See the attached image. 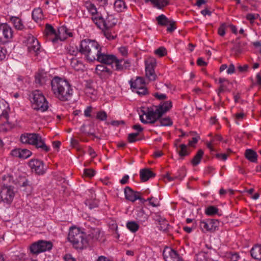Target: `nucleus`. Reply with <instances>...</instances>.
I'll return each mask as SVG.
<instances>
[{
	"instance_id": "obj_31",
	"label": "nucleus",
	"mask_w": 261,
	"mask_h": 261,
	"mask_svg": "<svg viewBox=\"0 0 261 261\" xmlns=\"http://www.w3.org/2000/svg\"><path fill=\"white\" fill-rule=\"evenodd\" d=\"M179 156L183 158L185 156H187L190 154V150L188 145L182 144L179 145L178 148H176Z\"/></svg>"
},
{
	"instance_id": "obj_63",
	"label": "nucleus",
	"mask_w": 261,
	"mask_h": 261,
	"mask_svg": "<svg viewBox=\"0 0 261 261\" xmlns=\"http://www.w3.org/2000/svg\"><path fill=\"white\" fill-rule=\"evenodd\" d=\"M256 85L261 86V75L259 73H258L256 75Z\"/></svg>"
},
{
	"instance_id": "obj_39",
	"label": "nucleus",
	"mask_w": 261,
	"mask_h": 261,
	"mask_svg": "<svg viewBox=\"0 0 261 261\" xmlns=\"http://www.w3.org/2000/svg\"><path fill=\"white\" fill-rule=\"evenodd\" d=\"M218 208L213 205L208 206L205 208L204 212L207 216H214L218 213Z\"/></svg>"
},
{
	"instance_id": "obj_57",
	"label": "nucleus",
	"mask_w": 261,
	"mask_h": 261,
	"mask_svg": "<svg viewBox=\"0 0 261 261\" xmlns=\"http://www.w3.org/2000/svg\"><path fill=\"white\" fill-rule=\"evenodd\" d=\"M154 97L159 99V100H163L166 98V95L165 94L161 93L159 92H156L154 94Z\"/></svg>"
},
{
	"instance_id": "obj_21",
	"label": "nucleus",
	"mask_w": 261,
	"mask_h": 261,
	"mask_svg": "<svg viewBox=\"0 0 261 261\" xmlns=\"http://www.w3.org/2000/svg\"><path fill=\"white\" fill-rule=\"evenodd\" d=\"M172 107V101L171 100H167L161 102L159 106L154 107V108L157 113L160 115V117H161L164 113L169 111Z\"/></svg>"
},
{
	"instance_id": "obj_40",
	"label": "nucleus",
	"mask_w": 261,
	"mask_h": 261,
	"mask_svg": "<svg viewBox=\"0 0 261 261\" xmlns=\"http://www.w3.org/2000/svg\"><path fill=\"white\" fill-rule=\"evenodd\" d=\"M195 261H210L208 254L205 252H200L195 256Z\"/></svg>"
},
{
	"instance_id": "obj_27",
	"label": "nucleus",
	"mask_w": 261,
	"mask_h": 261,
	"mask_svg": "<svg viewBox=\"0 0 261 261\" xmlns=\"http://www.w3.org/2000/svg\"><path fill=\"white\" fill-rule=\"evenodd\" d=\"M49 74L46 72H39L35 76V82L40 85H43L48 80Z\"/></svg>"
},
{
	"instance_id": "obj_60",
	"label": "nucleus",
	"mask_w": 261,
	"mask_h": 261,
	"mask_svg": "<svg viewBox=\"0 0 261 261\" xmlns=\"http://www.w3.org/2000/svg\"><path fill=\"white\" fill-rule=\"evenodd\" d=\"M198 139H199L198 137H193L192 138V140H190L189 141V145L190 146H194L197 142Z\"/></svg>"
},
{
	"instance_id": "obj_6",
	"label": "nucleus",
	"mask_w": 261,
	"mask_h": 261,
	"mask_svg": "<svg viewBox=\"0 0 261 261\" xmlns=\"http://www.w3.org/2000/svg\"><path fill=\"white\" fill-rule=\"evenodd\" d=\"M20 140L23 144L34 145L37 148H40L45 152H48L50 150V147L45 144L44 140L38 134L25 133L21 135Z\"/></svg>"
},
{
	"instance_id": "obj_52",
	"label": "nucleus",
	"mask_w": 261,
	"mask_h": 261,
	"mask_svg": "<svg viewBox=\"0 0 261 261\" xmlns=\"http://www.w3.org/2000/svg\"><path fill=\"white\" fill-rule=\"evenodd\" d=\"M170 22H169L168 25H167V31L169 32H172L174 31L176 29V27H175V22L172 19H170Z\"/></svg>"
},
{
	"instance_id": "obj_38",
	"label": "nucleus",
	"mask_w": 261,
	"mask_h": 261,
	"mask_svg": "<svg viewBox=\"0 0 261 261\" xmlns=\"http://www.w3.org/2000/svg\"><path fill=\"white\" fill-rule=\"evenodd\" d=\"M127 228L132 232H136L139 229V226L138 224L135 221H128L126 223Z\"/></svg>"
},
{
	"instance_id": "obj_61",
	"label": "nucleus",
	"mask_w": 261,
	"mask_h": 261,
	"mask_svg": "<svg viewBox=\"0 0 261 261\" xmlns=\"http://www.w3.org/2000/svg\"><path fill=\"white\" fill-rule=\"evenodd\" d=\"M129 176L128 175H125L120 180V182L122 185H125L128 181Z\"/></svg>"
},
{
	"instance_id": "obj_51",
	"label": "nucleus",
	"mask_w": 261,
	"mask_h": 261,
	"mask_svg": "<svg viewBox=\"0 0 261 261\" xmlns=\"http://www.w3.org/2000/svg\"><path fill=\"white\" fill-rule=\"evenodd\" d=\"M84 175L88 177H92L95 174V171L92 169H86L84 171Z\"/></svg>"
},
{
	"instance_id": "obj_47",
	"label": "nucleus",
	"mask_w": 261,
	"mask_h": 261,
	"mask_svg": "<svg viewBox=\"0 0 261 261\" xmlns=\"http://www.w3.org/2000/svg\"><path fill=\"white\" fill-rule=\"evenodd\" d=\"M138 133H130L129 134L127 137L128 141L129 143H134L138 140L137 137Z\"/></svg>"
},
{
	"instance_id": "obj_24",
	"label": "nucleus",
	"mask_w": 261,
	"mask_h": 261,
	"mask_svg": "<svg viewBox=\"0 0 261 261\" xmlns=\"http://www.w3.org/2000/svg\"><path fill=\"white\" fill-rule=\"evenodd\" d=\"M115 64V69L117 70H122L126 69L130 66V62L128 60L124 59H117L115 57V61L114 62Z\"/></svg>"
},
{
	"instance_id": "obj_62",
	"label": "nucleus",
	"mask_w": 261,
	"mask_h": 261,
	"mask_svg": "<svg viewBox=\"0 0 261 261\" xmlns=\"http://www.w3.org/2000/svg\"><path fill=\"white\" fill-rule=\"evenodd\" d=\"M64 259L65 261H76L70 254H66L64 257Z\"/></svg>"
},
{
	"instance_id": "obj_29",
	"label": "nucleus",
	"mask_w": 261,
	"mask_h": 261,
	"mask_svg": "<svg viewBox=\"0 0 261 261\" xmlns=\"http://www.w3.org/2000/svg\"><path fill=\"white\" fill-rule=\"evenodd\" d=\"M13 182V180L12 177L8 174L3 175L0 176V184L1 187L12 186Z\"/></svg>"
},
{
	"instance_id": "obj_7",
	"label": "nucleus",
	"mask_w": 261,
	"mask_h": 261,
	"mask_svg": "<svg viewBox=\"0 0 261 261\" xmlns=\"http://www.w3.org/2000/svg\"><path fill=\"white\" fill-rule=\"evenodd\" d=\"M31 102L33 109L45 112L48 108V102L43 93L39 90L33 91L31 96Z\"/></svg>"
},
{
	"instance_id": "obj_50",
	"label": "nucleus",
	"mask_w": 261,
	"mask_h": 261,
	"mask_svg": "<svg viewBox=\"0 0 261 261\" xmlns=\"http://www.w3.org/2000/svg\"><path fill=\"white\" fill-rule=\"evenodd\" d=\"M147 201H148L149 204L153 207H156L159 205V201L156 198L154 197L148 198Z\"/></svg>"
},
{
	"instance_id": "obj_48",
	"label": "nucleus",
	"mask_w": 261,
	"mask_h": 261,
	"mask_svg": "<svg viewBox=\"0 0 261 261\" xmlns=\"http://www.w3.org/2000/svg\"><path fill=\"white\" fill-rule=\"evenodd\" d=\"M96 118L100 120L104 121L107 119V115L105 111H99L97 113Z\"/></svg>"
},
{
	"instance_id": "obj_34",
	"label": "nucleus",
	"mask_w": 261,
	"mask_h": 261,
	"mask_svg": "<svg viewBox=\"0 0 261 261\" xmlns=\"http://www.w3.org/2000/svg\"><path fill=\"white\" fill-rule=\"evenodd\" d=\"M245 157L249 161L255 163L257 162V154L256 152L252 149H247L245 151Z\"/></svg>"
},
{
	"instance_id": "obj_11",
	"label": "nucleus",
	"mask_w": 261,
	"mask_h": 261,
	"mask_svg": "<svg viewBox=\"0 0 261 261\" xmlns=\"http://www.w3.org/2000/svg\"><path fill=\"white\" fill-rule=\"evenodd\" d=\"M219 222L218 220L207 219L201 220L199 226L202 232L214 231L218 228Z\"/></svg>"
},
{
	"instance_id": "obj_4",
	"label": "nucleus",
	"mask_w": 261,
	"mask_h": 261,
	"mask_svg": "<svg viewBox=\"0 0 261 261\" xmlns=\"http://www.w3.org/2000/svg\"><path fill=\"white\" fill-rule=\"evenodd\" d=\"M45 32L48 39L54 44L63 41L68 37L72 36V33L66 27L62 25L57 30L51 25L47 24L45 27Z\"/></svg>"
},
{
	"instance_id": "obj_41",
	"label": "nucleus",
	"mask_w": 261,
	"mask_h": 261,
	"mask_svg": "<svg viewBox=\"0 0 261 261\" xmlns=\"http://www.w3.org/2000/svg\"><path fill=\"white\" fill-rule=\"evenodd\" d=\"M95 70L96 73L98 74H101L102 73H107L108 74L111 73V70L103 65H97Z\"/></svg>"
},
{
	"instance_id": "obj_44",
	"label": "nucleus",
	"mask_w": 261,
	"mask_h": 261,
	"mask_svg": "<svg viewBox=\"0 0 261 261\" xmlns=\"http://www.w3.org/2000/svg\"><path fill=\"white\" fill-rule=\"evenodd\" d=\"M22 187L25 188V189H23V190L26 191L28 195L31 193L32 191V187L29 184L28 180H25L24 181H23L22 185Z\"/></svg>"
},
{
	"instance_id": "obj_18",
	"label": "nucleus",
	"mask_w": 261,
	"mask_h": 261,
	"mask_svg": "<svg viewBox=\"0 0 261 261\" xmlns=\"http://www.w3.org/2000/svg\"><path fill=\"white\" fill-rule=\"evenodd\" d=\"M116 56L113 55L107 54L101 52V50L100 51V53L97 56L96 60L101 63L111 65L114 63L115 61Z\"/></svg>"
},
{
	"instance_id": "obj_37",
	"label": "nucleus",
	"mask_w": 261,
	"mask_h": 261,
	"mask_svg": "<svg viewBox=\"0 0 261 261\" xmlns=\"http://www.w3.org/2000/svg\"><path fill=\"white\" fill-rule=\"evenodd\" d=\"M203 155V151L201 149L199 150L191 161L192 165L194 166L198 165L201 161Z\"/></svg>"
},
{
	"instance_id": "obj_55",
	"label": "nucleus",
	"mask_w": 261,
	"mask_h": 261,
	"mask_svg": "<svg viewBox=\"0 0 261 261\" xmlns=\"http://www.w3.org/2000/svg\"><path fill=\"white\" fill-rule=\"evenodd\" d=\"M120 54L123 56H126L128 54V48L126 46H121L118 48Z\"/></svg>"
},
{
	"instance_id": "obj_28",
	"label": "nucleus",
	"mask_w": 261,
	"mask_h": 261,
	"mask_svg": "<svg viewBox=\"0 0 261 261\" xmlns=\"http://www.w3.org/2000/svg\"><path fill=\"white\" fill-rule=\"evenodd\" d=\"M251 256L257 260H261V245H254L250 250Z\"/></svg>"
},
{
	"instance_id": "obj_59",
	"label": "nucleus",
	"mask_w": 261,
	"mask_h": 261,
	"mask_svg": "<svg viewBox=\"0 0 261 261\" xmlns=\"http://www.w3.org/2000/svg\"><path fill=\"white\" fill-rule=\"evenodd\" d=\"M6 50L0 46V61L4 59L6 57Z\"/></svg>"
},
{
	"instance_id": "obj_42",
	"label": "nucleus",
	"mask_w": 261,
	"mask_h": 261,
	"mask_svg": "<svg viewBox=\"0 0 261 261\" xmlns=\"http://www.w3.org/2000/svg\"><path fill=\"white\" fill-rule=\"evenodd\" d=\"M11 261H28L27 255L24 253H19L13 256Z\"/></svg>"
},
{
	"instance_id": "obj_5",
	"label": "nucleus",
	"mask_w": 261,
	"mask_h": 261,
	"mask_svg": "<svg viewBox=\"0 0 261 261\" xmlns=\"http://www.w3.org/2000/svg\"><path fill=\"white\" fill-rule=\"evenodd\" d=\"M68 239L76 249H82L88 245L86 234L79 228L75 226L70 227Z\"/></svg>"
},
{
	"instance_id": "obj_49",
	"label": "nucleus",
	"mask_w": 261,
	"mask_h": 261,
	"mask_svg": "<svg viewBox=\"0 0 261 261\" xmlns=\"http://www.w3.org/2000/svg\"><path fill=\"white\" fill-rule=\"evenodd\" d=\"M249 66L247 64H244L243 65H239L237 67V70L240 73H244L248 71Z\"/></svg>"
},
{
	"instance_id": "obj_15",
	"label": "nucleus",
	"mask_w": 261,
	"mask_h": 261,
	"mask_svg": "<svg viewBox=\"0 0 261 261\" xmlns=\"http://www.w3.org/2000/svg\"><path fill=\"white\" fill-rule=\"evenodd\" d=\"M130 86L133 91L139 95H145L147 93L145 82L142 77H138L134 82H130Z\"/></svg>"
},
{
	"instance_id": "obj_8",
	"label": "nucleus",
	"mask_w": 261,
	"mask_h": 261,
	"mask_svg": "<svg viewBox=\"0 0 261 261\" xmlns=\"http://www.w3.org/2000/svg\"><path fill=\"white\" fill-rule=\"evenodd\" d=\"M139 116L141 121L143 123H152L160 118L154 107L143 108L139 113Z\"/></svg>"
},
{
	"instance_id": "obj_54",
	"label": "nucleus",
	"mask_w": 261,
	"mask_h": 261,
	"mask_svg": "<svg viewBox=\"0 0 261 261\" xmlns=\"http://www.w3.org/2000/svg\"><path fill=\"white\" fill-rule=\"evenodd\" d=\"M229 83H225L223 84H221L220 87L217 90V94L219 96H220V94L224 91H225L227 89V84H228Z\"/></svg>"
},
{
	"instance_id": "obj_3",
	"label": "nucleus",
	"mask_w": 261,
	"mask_h": 261,
	"mask_svg": "<svg viewBox=\"0 0 261 261\" xmlns=\"http://www.w3.org/2000/svg\"><path fill=\"white\" fill-rule=\"evenodd\" d=\"M101 49V46L96 41L85 39L81 42L80 51L87 61L92 62L96 61Z\"/></svg>"
},
{
	"instance_id": "obj_17",
	"label": "nucleus",
	"mask_w": 261,
	"mask_h": 261,
	"mask_svg": "<svg viewBox=\"0 0 261 261\" xmlns=\"http://www.w3.org/2000/svg\"><path fill=\"white\" fill-rule=\"evenodd\" d=\"M29 166L32 171L38 174H43L45 172L43 162L38 159H32L29 162Z\"/></svg>"
},
{
	"instance_id": "obj_9",
	"label": "nucleus",
	"mask_w": 261,
	"mask_h": 261,
	"mask_svg": "<svg viewBox=\"0 0 261 261\" xmlns=\"http://www.w3.org/2000/svg\"><path fill=\"white\" fill-rule=\"evenodd\" d=\"M15 194L14 188L12 186L1 187L0 202L8 205L10 204L13 200Z\"/></svg>"
},
{
	"instance_id": "obj_30",
	"label": "nucleus",
	"mask_w": 261,
	"mask_h": 261,
	"mask_svg": "<svg viewBox=\"0 0 261 261\" xmlns=\"http://www.w3.org/2000/svg\"><path fill=\"white\" fill-rule=\"evenodd\" d=\"M154 220L159 223L161 230H165L167 229L169 224L165 218L159 215H155Z\"/></svg>"
},
{
	"instance_id": "obj_12",
	"label": "nucleus",
	"mask_w": 261,
	"mask_h": 261,
	"mask_svg": "<svg viewBox=\"0 0 261 261\" xmlns=\"http://www.w3.org/2000/svg\"><path fill=\"white\" fill-rule=\"evenodd\" d=\"M156 60L152 57L147 58L145 61V75L149 81H154L156 75L154 72Z\"/></svg>"
},
{
	"instance_id": "obj_56",
	"label": "nucleus",
	"mask_w": 261,
	"mask_h": 261,
	"mask_svg": "<svg viewBox=\"0 0 261 261\" xmlns=\"http://www.w3.org/2000/svg\"><path fill=\"white\" fill-rule=\"evenodd\" d=\"M92 111V107L91 106H88L84 110V116L86 117H91V113Z\"/></svg>"
},
{
	"instance_id": "obj_10",
	"label": "nucleus",
	"mask_w": 261,
	"mask_h": 261,
	"mask_svg": "<svg viewBox=\"0 0 261 261\" xmlns=\"http://www.w3.org/2000/svg\"><path fill=\"white\" fill-rule=\"evenodd\" d=\"M53 247L52 243L49 241L39 240L30 245L29 248L33 254H38L40 253L49 251Z\"/></svg>"
},
{
	"instance_id": "obj_58",
	"label": "nucleus",
	"mask_w": 261,
	"mask_h": 261,
	"mask_svg": "<svg viewBox=\"0 0 261 261\" xmlns=\"http://www.w3.org/2000/svg\"><path fill=\"white\" fill-rule=\"evenodd\" d=\"M227 73L228 74H231L235 72V67L233 64H230L228 67L227 70Z\"/></svg>"
},
{
	"instance_id": "obj_25",
	"label": "nucleus",
	"mask_w": 261,
	"mask_h": 261,
	"mask_svg": "<svg viewBox=\"0 0 261 261\" xmlns=\"http://www.w3.org/2000/svg\"><path fill=\"white\" fill-rule=\"evenodd\" d=\"M140 176L142 181H146L153 177L155 174L149 169H143L140 170Z\"/></svg>"
},
{
	"instance_id": "obj_20",
	"label": "nucleus",
	"mask_w": 261,
	"mask_h": 261,
	"mask_svg": "<svg viewBox=\"0 0 261 261\" xmlns=\"http://www.w3.org/2000/svg\"><path fill=\"white\" fill-rule=\"evenodd\" d=\"M124 194L125 198L132 202H134L137 199H141V193L133 191L130 187H126L124 189Z\"/></svg>"
},
{
	"instance_id": "obj_14",
	"label": "nucleus",
	"mask_w": 261,
	"mask_h": 261,
	"mask_svg": "<svg viewBox=\"0 0 261 261\" xmlns=\"http://www.w3.org/2000/svg\"><path fill=\"white\" fill-rule=\"evenodd\" d=\"M13 37V30L7 23L0 25V40L4 42L10 41Z\"/></svg>"
},
{
	"instance_id": "obj_22",
	"label": "nucleus",
	"mask_w": 261,
	"mask_h": 261,
	"mask_svg": "<svg viewBox=\"0 0 261 261\" xmlns=\"http://www.w3.org/2000/svg\"><path fill=\"white\" fill-rule=\"evenodd\" d=\"M9 21L13 25L14 28L18 31H23L25 29V26L23 21L17 16H10Z\"/></svg>"
},
{
	"instance_id": "obj_64",
	"label": "nucleus",
	"mask_w": 261,
	"mask_h": 261,
	"mask_svg": "<svg viewBox=\"0 0 261 261\" xmlns=\"http://www.w3.org/2000/svg\"><path fill=\"white\" fill-rule=\"evenodd\" d=\"M96 261H112L110 258L105 256H99L96 260Z\"/></svg>"
},
{
	"instance_id": "obj_19",
	"label": "nucleus",
	"mask_w": 261,
	"mask_h": 261,
	"mask_svg": "<svg viewBox=\"0 0 261 261\" xmlns=\"http://www.w3.org/2000/svg\"><path fill=\"white\" fill-rule=\"evenodd\" d=\"M10 154L14 157L25 159L29 158L32 153L27 149L15 148L11 151Z\"/></svg>"
},
{
	"instance_id": "obj_46",
	"label": "nucleus",
	"mask_w": 261,
	"mask_h": 261,
	"mask_svg": "<svg viewBox=\"0 0 261 261\" xmlns=\"http://www.w3.org/2000/svg\"><path fill=\"white\" fill-rule=\"evenodd\" d=\"M160 122L162 126H170L172 124V121L169 117L161 119Z\"/></svg>"
},
{
	"instance_id": "obj_16",
	"label": "nucleus",
	"mask_w": 261,
	"mask_h": 261,
	"mask_svg": "<svg viewBox=\"0 0 261 261\" xmlns=\"http://www.w3.org/2000/svg\"><path fill=\"white\" fill-rule=\"evenodd\" d=\"M163 255L165 261H183L177 252L169 247L164 249Z\"/></svg>"
},
{
	"instance_id": "obj_2",
	"label": "nucleus",
	"mask_w": 261,
	"mask_h": 261,
	"mask_svg": "<svg viewBox=\"0 0 261 261\" xmlns=\"http://www.w3.org/2000/svg\"><path fill=\"white\" fill-rule=\"evenodd\" d=\"M84 6L88 12L91 15L93 22L100 29L111 27L117 22V20L114 18L113 16H110L105 21L101 15L98 13L95 6L89 1L84 3Z\"/></svg>"
},
{
	"instance_id": "obj_36",
	"label": "nucleus",
	"mask_w": 261,
	"mask_h": 261,
	"mask_svg": "<svg viewBox=\"0 0 261 261\" xmlns=\"http://www.w3.org/2000/svg\"><path fill=\"white\" fill-rule=\"evenodd\" d=\"M170 19L168 18L165 15L161 14L156 17L158 24L161 26H166L168 25Z\"/></svg>"
},
{
	"instance_id": "obj_33",
	"label": "nucleus",
	"mask_w": 261,
	"mask_h": 261,
	"mask_svg": "<svg viewBox=\"0 0 261 261\" xmlns=\"http://www.w3.org/2000/svg\"><path fill=\"white\" fill-rule=\"evenodd\" d=\"M70 65L72 68L76 71L83 70L84 68L83 63L76 58H72L71 60Z\"/></svg>"
},
{
	"instance_id": "obj_23",
	"label": "nucleus",
	"mask_w": 261,
	"mask_h": 261,
	"mask_svg": "<svg viewBox=\"0 0 261 261\" xmlns=\"http://www.w3.org/2000/svg\"><path fill=\"white\" fill-rule=\"evenodd\" d=\"M9 109L8 105L4 102L0 103V120L7 122L9 118Z\"/></svg>"
},
{
	"instance_id": "obj_45",
	"label": "nucleus",
	"mask_w": 261,
	"mask_h": 261,
	"mask_svg": "<svg viewBox=\"0 0 261 261\" xmlns=\"http://www.w3.org/2000/svg\"><path fill=\"white\" fill-rule=\"evenodd\" d=\"M154 54L158 55L159 57H163L167 54V50L165 48L163 47H160L157 49L154 50Z\"/></svg>"
},
{
	"instance_id": "obj_1",
	"label": "nucleus",
	"mask_w": 261,
	"mask_h": 261,
	"mask_svg": "<svg viewBox=\"0 0 261 261\" xmlns=\"http://www.w3.org/2000/svg\"><path fill=\"white\" fill-rule=\"evenodd\" d=\"M51 86L55 96L61 100H67L72 94L69 82L61 77H54L51 81Z\"/></svg>"
},
{
	"instance_id": "obj_26",
	"label": "nucleus",
	"mask_w": 261,
	"mask_h": 261,
	"mask_svg": "<svg viewBox=\"0 0 261 261\" xmlns=\"http://www.w3.org/2000/svg\"><path fill=\"white\" fill-rule=\"evenodd\" d=\"M145 2H149L154 7L162 9L168 5L169 0H145Z\"/></svg>"
},
{
	"instance_id": "obj_53",
	"label": "nucleus",
	"mask_w": 261,
	"mask_h": 261,
	"mask_svg": "<svg viewBox=\"0 0 261 261\" xmlns=\"http://www.w3.org/2000/svg\"><path fill=\"white\" fill-rule=\"evenodd\" d=\"M242 46V43H240L239 45H236L233 48V51L236 55L238 56L243 52V49L241 48Z\"/></svg>"
},
{
	"instance_id": "obj_13",
	"label": "nucleus",
	"mask_w": 261,
	"mask_h": 261,
	"mask_svg": "<svg viewBox=\"0 0 261 261\" xmlns=\"http://www.w3.org/2000/svg\"><path fill=\"white\" fill-rule=\"evenodd\" d=\"M28 47V51L31 54L37 55L40 49V45L37 40L33 36L28 35L24 41Z\"/></svg>"
},
{
	"instance_id": "obj_32",
	"label": "nucleus",
	"mask_w": 261,
	"mask_h": 261,
	"mask_svg": "<svg viewBox=\"0 0 261 261\" xmlns=\"http://www.w3.org/2000/svg\"><path fill=\"white\" fill-rule=\"evenodd\" d=\"M114 8L116 11L121 12L126 10L127 6L123 0H116L114 4Z\"/></svg>"
},
{
	"instance_id": "obj_35",
	"label": "nucleus",
	"mask_w": 261,
	"mask_h": 261,
	"mask_svg": "<svg viewBox=\"0 0 261 261\" xmlns=\"http://www.w3.org/2000/svg\"><path fill=\"white\" fill-rule=\"evenodd\" d=\"M43 14L40 8L35 9L32 12V18L36 22H39L43 19Z\"/></svg>"
},
{
	"instance_id": "obj_43",
	"label": "nucleus",
	"mask_w": 261,
	"mask_h": 261,
	"mask_svg": "<svg viewBox=\"0 0 261 261\" xmlns=\"http://www.w3.org/2000/svg\"><path fill=\"white\" fill-rule=\"evenodd\" d=\"M227 27H228V25L226 23H222L218 28V34L221 36H224L225 34V30Z\"/></svg>"
}]
</instances>
